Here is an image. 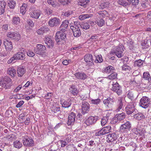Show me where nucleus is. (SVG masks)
<instances>
[{
	"mask_svg": "<svg viewBox=\"0 0 151 151\" xmlns=\"http://www.w3.org/2000/svg\"><path fill=\"white\" fill-rule=\"evenodd\" d=\"M65 32L60 30L56 33L55 39L58 44L62 45L65 42L66 40V35Z\"/></svg>",
	"mask_w": 151,
	"mask_h": 151,
	"instance_id": "1",
	"label": "nucleus"
},
{
	"mask_svg": "<svg viewBox=\"0 0 151 151\" xmlns=\"http://www.w3.org/2000/svg\"><path fill=\"white\" fill-rule=\"evenodd\" d=\"M11 79L8 76H5L0 81V85L5 89L9 88L11 86Z\"/></svg>",
	"mask_w": 151,
	"mask_h": 151,
	"instance_id": "2",
	"label": "nucleus"
},
{
	"mask_svg": "<svg viewBox=\"0 0 151 151\" xmlns=\"http://www.w3.org/2000/svg\"><path fill=\"white\" fill-rule=\"evenodd\" d=\"M7 37L11 40L15 41H18L20 39V34L17 32L10 31L7 32Z\"/></svg>",
	"mask_w": 151,
	"mask_h": 151,
	"instance_id": "3",
	"label": "nucleus"
},
{
	"mask_svg": "<svg viewBox=\"0 0 151 151\" xmlns=\"http://www.w3.org/2000/svg\"><path fill=\"white\" fill-rule=\"evenodd\" d=\"M123 47V46L116 47L112 50L111 53L113 54H115L118 58H121L123 55V52L124 51Z\"/></svg>",
	"mask_w": 151,
	"mask_h": 151,
	"instance_id": "4",
	"label": "nucleus"
},
{
	"mask_svg": "<svg viewBox=\"0 0 151 151\" xmlns=\"http://www.w3.org/2000/svg\"><path fill=\"white\" fill-rule=\"evenodd\" d=\"M150 99L146 96L143 97L140 100L139 105L144 108L148 107L150 104Z\"/></svg>",
	"mask_w": 151,
	"mask_h": 151,
	"instance_id": "5",
	"label": "nucleus"
},
{
	"mask_svg": "<svg viewBox=\"0 0 151 151\" xmlns=\"http://www.w3.org/2000/svg\"><path fill=\"white\" fill-rule=\"evenodd\" d=\"M112 85V87L111 89L112 91L116 93L119 96L121 95L122 93V87L117 82L115 83L113 82Z\"/></svg>",
	"mask_w": 151,
	"mask_h": 151,
	"instance_id": "6",
	"label": "nucleus"
},
{
	"mask_svg": "<svg viewBox=\"0 0 151 151\" xmlns=\"http://www.w3.org/2000/svg\"><path fill=\"white\" fill-rule=\"evenodd\" d=\"M135 102L132 101L129 103L127 105L125 108V110L128 115L132 114L135 111Z\"/></svg>",
	"mask_w": 151,
	"mask_h": 151,
	"instance_id": "7",
	"label": "nucleus"
},
{
	"mask_svg": "<svg viewBox=\"0 0 151 151\" xmlns=\"http://www.w3.org/2000/svg\"><path fill=\"white\" fill-rule=\"evenodd\" d=\"M131 127V124L129 122L127 121L121 125L120 127V131L123 132L127 133L130 130Z\"/></svg>",
	"mask_w": 151,
	"mask_h": 151,
	"instance_id": "8",
	"label": "nucleus"
},
{
	"mask_svg": "<svg viewBox=\"0 0 151 151\" xmlns=\"http://www.w3.org/2000/svg\"><path fill=\"white\" fill-rule=\"evenodd\" d=\"M46 50V47L41 44H37V48L34 49L35 53L37 54L42 55L45 52Z\"/></svg>",
	"mask_w": 151,
	"mask_h": 151,
	"instance_id": "9",
	"label": "nucleus"
},
{
	"mask_svg": "<svg viewBox=\"0 0 151 151\" xmlns=\"http://www.w3.org/2000/svg\"><path fill=\"white\" fill-rule=\"evenodd\" d=\"M81 106L82 111L81 114H82L83 115H84L85 114L88 113L89 112L90 106L89 104L87 101H82Z\"/></svg>",
	"mask_w": 151,
	"mask_h": 151,
	"instance_id": "10",
	"label": "nucleus"
},
{
	"mask_svg": "<svg viewBox=\"0 0 151 151\" xmlns=\"http://www.w3.org/2000/svg\"><path fill=\"white\" fill-rule=\"evenodd\" d=\"M23 144L24 146L32 147L34 145V143L32 139L29 138H24L23 139Z\"/></svg>",
	"mask_w": 151,
	"mask_h": 151,
	"instance_id": "11",
	"label": "nucleus"
},
{
	"mask_svg": "<svg viewBox=\"0 0 151 151\" xmlns=\"http://www.w3.org/2000/svg\"><path fill=\"white\" fill-rule=\"evenodd\" d=\"M84 60L85 61L87 65L88 66H91L93 65V59L91 54H86L84 56Z\"/></svg>",
	"mask_w": 151,
	"mask_h": 151,
	"instance_id": "12",
	"label": "nucleus"
},
{
	"mask_svg": "<svg viewBox=\"0 0 151 151\" xmlns=\"http://www.w3.org/2000/svg\"><path fill=\"white\" fill-rule=\"evenodd\" d=\"M99 118L98 116H90L86 120L85 123L87 126H89L95 123Z\"/></svg>",
	"mask_w": 151,
	"mask_h": 151,
	"instance_id": "13",
	"label": "nucleus"
},
{
	"mask_svg": "<svg viewBox=\"0 0 151 151\" xmlns=\"http://www.w3.org/2000/svg\"><path fill=\"white\" fill-rule=\"evenodd\" d=\"M60 19L56 17L51 19L49 22V25L51 27L57 26L60 24Z\"/></svg>",
	"mask_w": 151,
	"mask_h": 151,
	"instance_id": "14",
	"label": "nucleus"
},
{
	"mask_svg": "<svg viewBox=\"0 0 151 151\" xmlns=\"http://www.w3.org/2000/svg\"><path fill=\"white\" fill-rule=\"evenodd\" d=\"M3 44L6 51H10L13 49V47L12 42L7 39L4 40Z\"/></svg>",
	"mask_w": 151,
	"mask_h": 151,
	"instance_id": "15",
	"label": "nucleus"
},
{
	"mask_svg": "<svg viewBox=\"0 0 151 151\" xmlns=\"http://www.w3.org/2000/svg\"><path fill=\"white\" fill-rule=\"evenodd\" d=\"M126 117L125 113L122 112L121 114H117L113 118V121L114 122L116 123L118 121H119L124 120Z\"/></svg>",
	"mask_w": 151,
	"mask_h": 151,
	"instance_id": "16",
	"label": "nucleus"
},
{
	"mask_svg": "<svg viewBox=\"0 0 151 151\" xmlns=\"http://www.w3.org/2000/svg\"><path fill=\"white\" fill-rule=\"evenodd\" d=\"M114 102L113 99L110 97L108 98L103 101L104 104L107 107V109L111 108L112 107V106Z\"/></svg>",
	"mask_w": 151,
	"mask_h": 151,
	"instance_id": "17",
	"label": "nucleus"
},
{
	"mask_svg": "<svg viewBox=\"0 0 151 151\" xmlns=\"http://www.w3.org/2000/svg\"><path fill=\"white\" fill-rule=\"evenodd\" d=\"M117 138V135L116 134L113 133L107 135V141L108 142H112L116 140Z\"/></svg>",
	"mask_w": 151,
	"mask_h": 151,
	"instance_id": "18",
	"label": "nucleus"
},
{
	"mask_svg": "<svg viewBox=\"0 0 151 151\" xmlns=\"http://www.w3.org/2000/svg\"><path fill=\"white\" fill-rule=\"evenodd\" d=\"M76 114L71 112L69 116L67 124L68 125H73L75 121Z\"/></svg>",
	"mask_w": 151,
	"mask_h": 151,
	"instance_id": "19",
	"label": "nucleus"
},
{
	"mask_svg": "<svg viewBox=\"0 0 151 151\" xmlns=\"http://www.w3.org/2000/svg\"><path fill=\"white\" fill-rule=\"evenodd\" d=\"M132 131L136 135H139L142 137L144 136L145 132V130L144 129L138 128V126L137 127L133 129Z\"/></svg>",
	"mask_w": 151,
	"mask_h": 151,
	"instance_id": "20",
	"label": "nucleus"
},
{
	"mask_svg": "<svg viewBox=\"0 0 151 151\" xmlns=\"http://www.w3.org/2000/svg\"><path fill=\"white\" fill-rule=\"evenodd\" d=\"M75 76L77 79L82 80H85L88 77L86 74L82 72L76 73L75 74Z\"/></svg>",
	"mask_w": 151,
	"mask_h": 151,
	"instance_id": "21",
	"label": "nucleus"
},
{
	"mask_svg": "<svg viewBox=\"0 0 151 151\" xmlns=\"http://www.w3.org/2000/svg\"><path fill=\"white\" fill-rule=\"evenodd\" d=\"M25 52H19L17 54L14 55V56L16 60H23L25 58Z\"/></svg>",
	"mask_w": 151,
	"mask_h": 151,
	"instance_id": "22",
	"label": "nucleus"
},
{
	"mask_svg": "<svg viewBox=\"0 0 151 151\" xmlns=\"http://www.w3.org/2000/svg\"><path fill=\"white\" fill-rule=\"evenodd\" d=\"M44 41L49 47H52L54 46V42L52 39L49 37H45Z\"/></svg>",
	"mask_w": 151,
	"mask_h": 151,
	"instance_id": "23",
	"label": "nucleus"
},
{
	"mask_svg": "<svg viewBox=\"0 0 151 151\" xmlns=\"http://www.w3.org/2000/svg\"><path fill=\"white\" fill-rule=\"evenodd\" d=\"M40 15V11L38 10H34L29 13L30 16L34 18L38 19Z\"/></svg>",
	"mask_w": 151,
	"mask_h": 151,
	"instance_id": "24",
	"label": "nucleus"
},
{
	"mask_svg": "<svg viewBox=\"0 0 151 151\" xmlns=\"http://www.w3.org/2000/svg\"><path fill=\"white\" fill-rule=\"evenodd\" d=\"M70 29L73 31L74 37H78L81 35V33L80 28H74L73 27L70 26Z\"/></svg>",
	"mask_w": 151,
	"mask_h": 151,
	"instance_id": "25",
	"label": "nucleus"
},
{
	"mask_svg": "<svg viewBox=\"0 0 151 151\" xmlns=\"http://www.w3.org/2000/svg\"><path fill=\"white\" fill-rule=\"evenodd\" d=\"M68 22L67 20H65L63 22L60 27V30L63 32H65L66 30V29L68 27Z\"/></svg>",
	"mask_w": 151,
	"mask_h": 151,
	"instance_id": "26",
	"label": "nucleus"
},
{
	"mask_svg": "<svg viewBox=\"0 0 151 151\" xmlns=\"http://www.w3.org/2000/svg\"><path fill=\"white\" fill-rule=\"evenodd\" d=\"M49 30V29L47 27L45 26L42 27L38 29L37 32L38 34L43 35L44 33L47 32Z\"/></svg>",
	"mask_w": 151,
	"mask_h": 151,
	"instance_id": "27",
	"label": "nucleus"
},
{
	"mask_svg": "<svg viewBox=\"0 0 151 151\" xmlns=\"http://www.w3.org/2000/svg\"><path fill=\"white\" fill-rule=\"evenodd\" d=\"M25 72V69L22 67H19L17 69V73L18 77H22Z\"/></svg>",
	"mask_w": 151,
	"mask_h": 151,
	"instance_id": "28",
	"label": "nucleus"
},
{
	"mask_svg": "<svg viewBox=\"0 0 151 151\" xmlns=\"http://www.w3.org/2000/svg\"><path fill=\"white\" fill-rule=\"evenodd\" d=\"M6 5V3L4 1H0V15H1L4 13Z\"/></svg>",
	"mask_w": 151,
	"mask_h": 151,
	"instance_id": "29",
	"label": "nucleus"
},
{
	"mask_svg": "<svg viewBox=\"0 0 151 151\" xmlns=\"http://www.w3.org/2000/svg\"><path fill=\"white\" fill-rule=\"evenodd\" d=\"M72 101L71 99H68L63 101H62V107L64 108H68L71 105Z\"/></svg>",
	"mask_w": 151,
	"mask_h": 151,
	"instance_id": "30",
	"label": "nucleus"
},
{
	"mask_svg": "<svg viewBox=\"0 0 151 151\" xmlns=\"http://www.w3.org/2000/svg\"><path fill=\"white\" fill-rule=\"evenodd\" d=\"M70 92L73 96H76L78 93V90L77 89L75 86L72 85L69 89Z\"/></svg>",
	"mask_w": 151,
	"mask_h": 151,
	"instance_id": "31",
	"label": "nucleus"
},
{
	"mask_svg": "<svg viewBox=\"0 0 151 151\" xmlns=\"http://www.w3.org/2000/svg\"><path fill=\"white\" fill-rule=\"evenodd\" d=\"M122 100V99L121 98H119L118 99L117 103L118 108L116 110V111H118L122 108L123 105Z\"/></svg>",
	"mask_w": 151,
	"mask_h": 151,
	"instance_id": "32",
	"label": "nucleus"
},
{
	"mask_svg": "<svg viewBox=\"0 0 151 151\" xmlns=\"http://www.w3.org/2000/svg\"><path fill=\"white\" fill-rule=\"evenodd\" d=\"M134 118L136 119L140 120L145 117L144 115L141 113H138L134 115Z\"/></svg>",
	"mask_w": 151,
	"mask_h": 151,
	"instance_id": "33",
	"label": "nucleus"
},
{
	"mask_svg": "<svg viewBox=\"0 0 151 151\" xmlns=\"http://www.w3.org/2000/svg\"><path fill=\"white\" fill-rule=\"evenodd\" d=\"M114 70V67L111 66H109L106 67L104 69V71L106 73H109L113 72Z\"/></svg>",
	"mask_w": 151,
	"mask_h": 151,
	"instance_id": "34",
	"label": "nucleus"
},
{
	"mask_svg": "<svg viewBox=\"0 0 151 151\" xmlns=\"http://www.w3.org/2000/svg\"><path fill=\"white\" fill-rule=\"evenodd\" d=\"M8 73L12 77H14L15 74H16V70L13 67L9 68L8 69Z\"/></svg>",
	"mask_w": 151,
	"mask_h": 151,
	"instance_id": "35",
	"label": "nucleus"
},
{
	"mask_svg": "<svg viewBox=\"0 0 151 151\" xmlns=\"http://www.w3.org/2000/svg\"><path fill=\"white\" fill-rule=\"evenodd\" d=\"M97 131L98 132H96L95 134L96 136H100L105 134L103 128L100 129H98Z\"/></svg>",
	"mask_w": 151,
	"mask_h": 151,
	"instance_id": "36",
	"label": "nucleus"
},
{
	"mask_svg": "<svg viewBox=\"0 0 151 151\" xmlns=\"http://www.w3.org/2000/svg\"><path fill=\"white\" fill-rule=\"evenodd\" d=\"M13 145L14 147L17 148H20L22 146V143L19 141L18 140L14 141Z\"/></svg>",
	"mask_w": 151,
	"mask_h": 151,
	"instance_id": "37",
	"label": "nucleus"
},
{
	"mask_svg": "<svg viewBox=\"0 0 151 151\" xmlns=\"http://www.w3.org/2000/svg\"><path fill=\"white\" fill-rule=\"evenodd\" d=\"M89 1L85 0H80V1L78 2V4L81 6H83L84 7L86 6L87 4L88 3Z\"/></svg>",
	"mask_w": 151,
	"mask_h": 151,
	"instance_id": "38",
	"label": "nucleus"
},
{
	"mask_svg": "<svg viewBox=\"0 0 151 151\" xmlns=\"http://www.w3.org/2000/svg\"><path fill=\"white\" fill-rule=\"evenodd\" d=\"M143 63L144 62L142 60H138L134 61V65L135 67H141Z\"/></svg>",
	"mask_w": 151,
	"mask_h": 151,
	"instance_id": "39",
	"label": "nucleus"
},
{
	"mask_svg": "<svg viewBox=\"0 0 151 151\" xmlns=\"http://www.w3.org/2000/svg\"><path fill=\"white\" fill-rule=\"evenodd\" d=\"M127 97L132 100H133L134 98V93L132 90H129L127 92Z\"/></svg>",
	"mask_w": 151,
	"mask_h": 151,
	"instance_id": "40",
	"label": "nucleus"
},
{
	"mask_svg": "<svg viewBox=\"0 0 151 151\" xmlns=\"http://www.w3.org/2000/svg\"><path fill=\"white\" fill-rule=\"evenodd\" d=\"M92 15V14H82L79 16V18L80 19L83 20L85 19L91 17Z\"/></svg>",
	"mask_w": 151,
	"mask_h": 151,
	"instance_id": "41",
	"label": "nucleus"
},
{
	"mask_svg": "<svg viewBox=\"0 0 151 151\" xmlns=\"http://www.w3.org/2000/svg\"><path fill=\"white\" fill-rule=\"evenodd\" d=\"M109 116H107L104 117L101 119V124L102 126H104L107 123L109 119Z\"/></svg>",
	"mask_w": 151,
	"mask_h": 151,
	"instance_id": "42",
	"label": "nucleus"
},
{
	"mask_svg": "<svg viewBox=\"0 0 151 151\" xmlns=\"http://www.w3.org/2000/svg\"><path fill=\"white\" fill-rule=\"evenodd\" d=\"M9 6L10 8L14 9L16 5L15 1L13 0H9Z\"/></svg>",
	"mask_w": 151,
	"mask_h": 151,
	"instance_id": "43",
	"label": "nucleus"
},
{
	"mask_svg": "<svg viewBox=\"0 0 151 151\" xmlns=\"http://www.w3.org/2000/svg\"><path fill=\"white\" fill-rule=\"evenodd\" d=\"M104 132L106 134L110 133L111 132V127L110 125H108L106 127H105L103 128Z\"/></svg>",
	"mask_w": 151,
	"mask_h": 151,
	"instance_id": "44",
	"label": "nucleus"
},
{
	"mask_svg": "<svg viewBox=\"0 0 151 151\" xmlns=\"http://www.w3.org/2000/svg\"><path fill=\"white\" fill-rule=\"evenodd\" d=\"M118 3L123 6H126L129 5L128 2L123 0H119Z\"/></svg>",
	"mask_w": 151,
	"mask_h": 151,
	"instance_id": "45",
	"label": "nucleus"
},
{
	"mask_svg": "<svg viewBox=\"0 0 151 151\" xmlns=\"http://www.w3.org/2000/svg\"><path fill=\"white\" fill-rule=\"evenodd\" d=\"M27 7L26 4H23L22 6L20 8V12L21 13H22L23 14H24L26 11V8Z\"/></svg>",
	"mask_w": 151,
	"mask_h": 151,
	"instance_id": "46",
	"label": "nucleus"
},
{
	"mask_svg": "<svg viewBox=\"0 0 151 151\" xmlns=\"http://www.w3.org/2000/svg\"><path fill=\"white\" fill-rule=\"evenodd\" d=\"M20 19L18 17H14L13 18L12 22L13 24L17 25L20 23Z\"/></svg>",
	"mask_w": 151,
	"mask_h": 151,
	"instance_id": "47",
	"label": "nucleus"
},
{
	"mask_svg": "<svg viewBox=\"0 0 151 151\" xmlns=\"http://www.w3.org/2000/svg\"><path fill=\"white\" fill-rule=\"evenodd\" d=\"M111 74L108 76V78L110 79L116 78L117 77V73L114 72L111 73Z\"/></svg>",
	"mask_w": 151,
	"mask_h": 151,
	"instance_id": "48",
	"label": "nucleus"
},
{
	"mask_svg": "<svg viewBox=\"0 0 151 151\" xmlns=\"http://www.w3.org/2000/svg\"><path fill=\"white\" fill-rule=\"evenodd\" d=\"M103 60L101 55H98L96 56V60L95 62L98 63H101L102 62Z\"/></svg>",
	"mask_w": 151,
	"mask_h": 151,
	"instance_id": "49",
	"label": "nucleus"
},
{
	"mask_svg": "<svg viewBox=\"0 0 151 151\" xmlns=\"http://www.w3.org/2000/svg\"><path fill=\"white\" fill-rule=\"evenodd\" d=\"M60 107L58 106H53L51 110L53 112L57 113L60 111Z\"/></svg>",
	"mask_w": 151,
	"mask_h": 151,
	"instance_id": "50",
	"label": "nucleus"
},
{
	"mask_svg": "<svg viewBox=\"0 0 151 151\" xmlns=\"http://www.w3.org/2000/svg\"><path fill=\"white\" fill-rule=\"evenodd\" d=\"M47 2L49 5H51L53 7H56L57 5L55 2V0H47Z\"/></svg>",
	"mask_w": 151,
	"mask_h": 151,
	"instance_id": "51",
	"label": "nucleus"
},
{
	"mask_svg": "<svg viewBox=\"0 0 151 151\" xmlns=\"http://www.w3.org/2000/svg\"><path fill=\"white\" fill-rule=\"evenodd\" d=\"M71 0H59L58 1L63 5H66L70 3Z\"/></svg>",
	"mask_w": 151,
	"mask_h": 151,
	"instance_id": "52",
	"label": "nucleus"
},
{
	"mask_svg": "<svg viewBox=\"0 0 151 151\" xmlns=\"http://www.w3.org/2000/svg\"><path fill=\"white\" fill-rule=\"evenodd\" d=\"M90 26L89 24L85 23L81 25V27L83 29H87L89 28Z\"/></svg>",
	"mask_w": 151,
	"mask_h": 151,
	"instance_id": "53",
	"label": "nucleus"
},
{
	"mask_svg": "<svg viewBox=\"0 0 151 151\" xmlns=\"http://www.w3.org/2000/svg\"><path fill=\"white\" fill-rule=\"evenodd\" d=\"M101 100L99 99H92L91 100V103L92 104H98L100 102Z\"/></svg>",
	"mask_w": 151,
	"mask_h": 151,
	"instance_id": "54",
	"label": "nucleus"
},
{
	"mask_svg": "<svg viewBox=\"0 0 151 151\" xmlns=\"http://www.w3.org/2000/svg\"><path fill=\"white\" fill-rule=\"evenodd\" d=\"M74 25H71L72 27H73L74 28H80V27H81V25L80 24L79 22H74Z\"/></svg>",
	"mask_w": 151,
	"mask_h": 151,
	"instance_id": "55",
	"label": "nucleus"
},
{
	"mask_svg": "<svg viewBox=\"0 0 151 151\" xmlns=\"http://www.w3.org/2000/svg\"><path fill=\"white\" fill-rule=\"evenodd\" d=\"M98 37L96 35L92 36L90 39H89L92 42H95L98 40Z\"/></svg>",
	"mask_w": 151,
	"mask_h": 151,
	"instance_id": "56",
	"label": "nucleus"
},
{
	"mask_svg": "<svg viewBox=\"0 0 151 151\" xmlns=\"http://www.w3.org/2000/svg\"><path fill=\"white\" fill-rule=\"evenodd\" d=\"M122 69L125 71H127V70H129L131 69V67L127 64H124L122 66Z\"/></svg>",
	"mask_w": 151,
	"mask_h": 151,
	"instance_id": "57",
	"label": "nucleus"
},
{
	"mask_svg": "<svg viewBox=\"0 0 151 151\" xmlns=\"http://www.w3.org/2000/svg\"><path fill=\"white\" fill-rule=\"evenodd\" d=\"M150 75L148 73H143V78L146 80H148L150 78Z\"/></svg>",
	"mask_w": 151,
	"mask_h": 151,
	"instance_id": "58",
	"label": "nucleus"
},
{
	"mask_svg": "<svg viewBox=\"0 0 151 151\" xmlns=\"http://www.w3.org/2000/svg\"><path fill=\"white\" fill-rule=\"evenodd\" d=\"M104 20L102 19H101L97 21L96 23L99 26L102 27L104 24Z\"/></svg>",
	"mask_w": 151,
	"mask_h": 151,
	"instance_id": "59",
	"label": "nucleus"
},
{
	"mask_svg": "<svg viewBox=\"0 0 151 151\" xmlns=\"http://www.w3.org/2000/svg\"><path fill=\"white\" fill-rule=\"evenodd\" d=\"M60 144L61 147H64L67 144V142L64 140H61L58 142Z\"/></svg>",
	"mask_w": 151,
	"mask_h": 151,
	"instance_id": "60",
	"label": "nucleus"
},
{
	"mask_svg": "<svg viewBox=\"0 0 151 151\" xmlns=\"http://www.w3.org/2000/svg\"><path fill=\"white\" fill-rule=\"evenodd\" d=\"M27 53L28 56L29 57H33L35 55L34 53L31 50H29Z\"/></svg>",
	"mask_w": 151,
	"mask_h": 151,
	"instance_id": "61",
	"label": "nucleus"
},
{
	"mask_svg": "<svg viewBox=\"0 0 151 151\" xmlns=\"http://www.w3.org/2000/svg\"><path fill=\"white\" fill-rule=\"evenodd\" d=\"M6 138L9 141H10L14 139V136L13 135H8L6 136Z\"/></svg>",
	"mask_w": 151,
	"mask_h": 151,
	"instance_id": "62",
	"label": "nucleus"
},
{
	"mask_svg": "<svg viewBox=\"0 0 151 151\" xmlns=\"http://www.w3.org/2000/svg\"><path fill=\"white\" fill-rule=\"evenodd\" d=\"M52 94L51 93H48L44 96V98L46 99H50L51 98Z\"/></svg>",
	"mask_w": 151,
	"mask_h": 151,
	"instance_id": "63",
	"label": "nucleus"
},
{
	"mask_svg": "<svg viewBox=\"0 0 151 151\" xmlns=\"http://www.w3.org/2000/svg\"><path fill=\"white\" fill-rule=\"evenodd\" d=\"M139 3V0H134L131 4L134 6H136Z\"/></svg>",
	"mask_w": 151,
	"mask_h": 151,
	"instance_id": "64",
	"label": "nucleus"
}]
</instances>
